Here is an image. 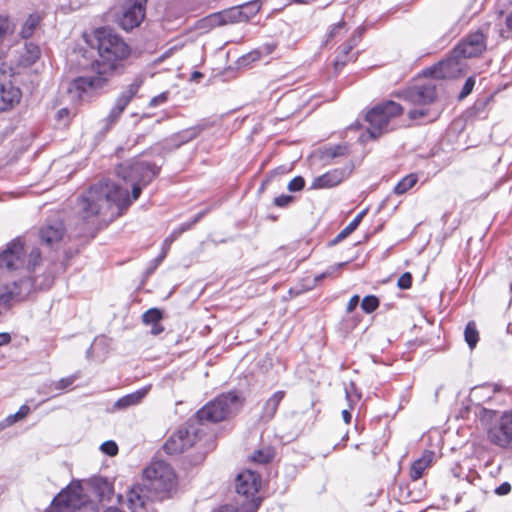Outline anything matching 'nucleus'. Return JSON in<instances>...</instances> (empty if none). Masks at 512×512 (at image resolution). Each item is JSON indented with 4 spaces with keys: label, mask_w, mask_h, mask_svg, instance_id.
I'll return each instance as SVG.
<instances>
[{
    "label": "nucleus",
    "mask_w": 512,
    "mask_h": 512,
    "mask_svg": "<svg viewBox=\"0 0 512 512\" xmlns=\"http://www.w3.org/2000/svg\"><path fill=\"white\" fill-rule=\"evenodd\" d=\"M115 173L119 182L110 179L99 181L80 197L77 215L84 222L97 217L113 220L121 216L140 196L141 185H147L157 175L158 168L148 162L130 160L119 164Z\"/></svg>",
    "instance_id": "f257e3e1"
},
{
    "label": "nucleus",
    "mask_w": 512,
    "mask_h": 512,
    "mask_svg": "<svg viewBox=\"0 0 512 512\" xmlns=\"http://www.w3.org/2000/svg\"><path fill=\"white\" fill-rule=\"evenodd\" d=\"M99 58L94 69L108 79L122 68V61L130 54L128 45L118 35L107 29L96 32Z\"/></svg>",
    "instance_id": "f03ea898"
},
{
    "label": "nucleus",
    "mask_w": 512,
    "mask_h": 512,
    "mask_svg": "<svg viewBox=\"0 0 512 512\" xmlns=\"http://www.w3.org/2000/svg\"><path fill=\"white\" fill-rule=\"evenodd\" d=\"M441 91L442 81L435 78H428L422 83L401 91L398 95L409 105L415 107L409 110L408 117L411 120H417L429 114L427 106L437 99Z\"/></svg>",
    "instance_id": "7ed1b4c3"
},
{
    "label": "nucleus",
    "mask_w": 512,
    "mask_h": 512,
    "mask_svg": "<svg viewBox=\"0 0 512 512\" xmlns=\"http://www.w3.org/2000/svg\"><path fill=\"white\" fill-rule=\"evenodd\" d=\"M41 259L40 249L25 247L21 238L9 242L0 253V271L13 272L25 268L32 271Z\"/></svg>",
    "instance_id": "20e7f679"
},
{
    "label": "nucleus",
    "mask_w": 512,
    "mask_h": 512,
    "mask_svg": "<svg viewBox=\"0 0 512 512\" xmlns=\"http://www.w3.org/2000/svg\"><path fill=\"white\" fill-rule=\"evenodd\" d=\"M403 113V107L395 101H384L377 104L366 114L369 123L367 133L370 138L377 139L394 129L392 122Z\"/></svg>",
    "instance_id": "39448f33"
},
{
    "label": "nucleus",
    "mask_w": 512,
    "mask_h": 512,
    "mask_svg": "<svg viewBox=\"0 0 512 512\" xmlns=\"http://www.w3.org/2000/svg\"><path fill=\"white\" fill-rule=\"evenodd\" d=\"M242 405L243 399L237 393L228 392L207 403L196 416L201 423H217L237 413Z\"/></svg>",
    "instance_id": "423d86ee"
},
{
    "label": "nucleus",
    "mask_w": 512,
    "mask_h": 512,
    "mask_svg": "<svg viewBox=\"0 0 512 512\" xmlns=\"http://www.w3.org/2000/svg\"><path fill=\"white\" fill-rule=\"evenodd\" d=\"M46 512H98L96 504L83 494L79 483L69 485L53 500Z\"/></svg>",
    "instance_id": "0eeeda50"
},
{
    "label": "nucleus",
    "mask_w": 512,
    "mask_h": 512,
    "mask_svg": "<svg viewBox=\"0 0 512 512\" xmlns=\"http://www.w3.org/2000/svg\"><path fill=\"white\" fill-rule=\"evenodd\" d=\"M145 488L156 497L170 492L176 485L173 468L164 461H154L144 470Z\"/></svg>",
    "instance_id": "6e6552de"
},
{
    "label": "nucleus",
    "mask_w": 512,
    "mask_h": 512,
    "mask_svg": "<svg viewBox=\"0 0 512 512\" xmlns=\"http://www.w3.org/2000/svg\"><path fill=\"white\" fill-rule=\"evenodd\" d=\"M260 487V476L251 470L241 472L236 478L235 489L237 504L243 506L244 512H256L260 505L257 493Z\"/></svg>",
    "instance_id": "1a4fd4ad"
},
{
    "label": "nucleus",
    "mask_w": 512,
    "mask_h": 512,
    "mask_svg": "<svg viewBox=\"0 0 512 512\" xmlns=\"http://www.w3.org/2000/svg\"><path fill=\"white\" fill-rule=\"evenodd\" d=\"M198 433L199 429L194 423L181 426L165 442V452L171 455L184 452L196 443Z\"/></svg>",
    "instance_id": "9d476101"
},
{
    "label": "nucleus",
    "mask_w": 512,
    "mask_h": 512,
    "mask_svg": "<svg viewBox=\"0 0 512 512\" xmlns=\"http://www.w3.org/2000/svg\"><path fill=\"white\" fill-rule=\"evenodd\" d=\"M147 2L148 0H125L119 19V24L124 30H132L143 22Z\"/></svg>",
    "instance_id": "9b49d317"
},
{
    "label": "nucleus",
    "mask_w": 512,
    "mask_h": 512,
    "mask_svg": "<svg viewBox=\"0 0 512 512\" xmlns=\"http://www.w3.org/2000/svg\"><path fill=\"white\" fill-rule=\"evenodd\" d=\"M141 85L142 80L137 77L120 93L108 116L104 119L107 128H110L119 120L125 108L138 93Z\"/></svg>",
    "instance_id": "f8f14e48"
},
{
    "label": "nucleus",
    "mask_w": 512,
    "mask_h": 512,
    "mask_svg": "<svg viewBox=\"0 0 512 512\" xmlns=\"http://www.w3.org/2000/svg\"><path fill=\"white\" fill-rule=\"evenodd\" d=\"M489 441L501 448L512 446V412L503 414L488 430Z\"/></svg>",
    "instance_id": "ddd939ff"
},
{
    "label": "nucleus",
    "mask_w": 512,
    "mask_h": 512,
    "mask_svg": "<svg viewBox=\"0 0 512 512\" xmlns=\"http://www.w3.org/2000/svg\"><path fill=\"white\" fill-rule=\"evenodd\" d=\"M486 37L482 31H476L467 35L454 48L455 55L461 56L463 59L477 57L486 50Z\"/></svg>",
    "instance_id": "4468645a"
},
{
    "label": "nucleus",
    "mask_w": 512,
    "mask_h": 512,
    "mask_svg": "<svg viewBox=\"0 0 512 512\" xmlns=\"http://www.w3.org/2000/svg\"><path fill=\"white\" fill-rule=\"evenodd\" d=\"M107 80V77L97 73L95 76H80L69 84L67 91L73 100H81L89 89L102 88Z\"/></svg>",
    "instance_id": "2eb2a0df"
},
{
    "label": "nucleus",
    "mask_w": 512,
    "mask_h": 512,
    "mask_svg": "<svg viewBox=\"0 0 512 512\" xmlns=\"http://www.w3.org/2000/svg\"><path fill=\"white\" fill-rule=\"evenodd\" d=\"M461 56L455 55V50L452 51L450 57L442 60L434 67L432 74L435 79H451L458 77L463 70L464 64Z\"/></svg>",
    "instance_id": "dca6fc26"
},
{
    "label": "nucleus",
    "mask_w": 512,
    "mask_h": 512,
    "mask_svg": "<svg viewBox=\"0 0 512 512\" xmlns=\"http://www.w3.org/2000/svg\"><path fill=\"white\" fill-rule=\"evenodd\" d=\"M8 78L6 72H0V111L11 109L21 99L20 89L7 80Z\"/></svg>",
    "instance_id": "f3484780"
},
{
    "label": "nucleus",
    "mask_w": 512,
    "mask_h": 512,
    "mask_svg": "<svg viewBox=\"0 0 512 512\" xmlns=\"http://www.w3.org/2000/svg\"><path fill=\"white\" fill-rule=\"evenodd\" d=\"M349 173L350 172L347 168H338L328 171L313 179L311 189H327L335 187L346 179Z\"/></svg>",
    "instance_id": "a211bd4d"
},
{
    "label": "nucleus",
    "mask_w": 512,
    "mask_h": 512,
    "mask_svg": "<svg viewBox=\"0 0 512 512\" xmlns=\"http://www.w3.org/2000/svg\"><path fill=\"white\" fill-rule=\"evenodd\" d=\"M156 496L145 488V485H134L128 492L127 501L128 506L132 512L143 510L148 501H151Z\"/></svg>",
    "instance_id": "6ab92c4d"
},
{
    "label": "nucleus",
    "mask_w": 512,
    "mask_h": 512,
    "mask_svg": "<svg viewBox=\"0 0 512 512\" xmlns=\"http://www.w3.org/2000/svg\"><path fill=\"white\" fill-rule=\"evenodd\" d=\"M248 6L232 7L228 10L216 13L210 17L211 23L214 25H226L230 23L240 22L248 19L247 13L244 11Z\"/></svg>",
    "instance_id": "aec40b11"
},
{
    "label": "nucleus",
    "mask_w": 512,
    "mask_h": 512,
    "mask_svg": "<svg viewBox=\"0 0 512 512\" xmlns=\"http://www.w3.org/2000/svg\"><path fill=\"white\" fill-rule=\"evenodd\" d=\"M39 236L42 243L54 247L64 240L65 228L61 222L47 225L40 229Z\"/></svg>",
    "instance_id": "412c9836"
},
{
    "label": "nucleus",
    "mask_w": 512,
    "mask_h": 512,
    "mask_svg": "<svg viewBox=\"0 0 512 512\" xmlns=\"http://www.w3.org/2000/svg\"><path fill=\"white\" fill-rule=\"evenodd\" d=\"M285 397V391L274 392L262 406V410L259 416V420L263 423L271 421L278 410V407Z\"/></svg>",
    "instance_id": "4be33fe9"
},
{
    "label": "nucleus",
    "mask_w": 512,
    "mask_h": 512,
    "mask_svg": "<svg viewBox=\"0 0 512 512\" xmlns=\"http://www.w3.org/2000/svg\"><path fill=\"white\" fill-rule=\"evenodd\" d=\"M150 387L141 388L133 393L127 394L118 399L113 408L116 410H123L131 406L139 404L144 397L148 394Z\"/></svg>",
    "instance_id": "5701e85b"
},
{
    "label": "nucleus",
    "mask_w": 512,
    "mask_h": 512,
    "mask_svg": "<svg viewBox=\"0 0 512 512\" xmlns=\"http://www.w3.org/2000/svg\"><path fill=\"white\" fill-rule=\"evenodd\" d=\"M433 458L434 453L426 451L420 459L413 462L410 470V477L413 480L420 479L424 471L431 465Z\"/></svg>",
    "instance_id": "b1692460"
},
{
    "label": "nucleus",
    "mask_w": 512,
    "mask_h": 512,
    "mask_svg": "<svg viewBox=\"0 0 512 512\" xmlns=\"http://www.w3.org/2000/svg\"><path fill=\"white\" fill-rule=\"evenodd\" d=\"M162 312L161 310L157 308H151L148 311H146L143 316L142 320L146 325H151V334L158 335L161 332H163L164 328L160 324V321L162 319Z\"/></svg>",
    "instance_id": "393cba45"
},
{
    "label": "nucleus",
    "mask_w": 512,
    "mask_h": 512,
    "mask_svg": "<svg viewBox=\"0 0 512 512\" xmlns=\"http://www.w3.org/2000/svg\"><path fill=\"white\" fill-rule=\"evenodd\" d=\"M42 18L38 13L30 14L22 24L19 35L23 39H29L32 37L38 28Z\"/></svg>",
    "instance_id": "a878e982"
},
{
    "label": "nucleus",
    "mask_w": 512,
    "mask_h": 512,
    "mask_svg": "<svg viewBox=\"0 0 512 512\" xmlns=\"http://www.w3.org/2000/svg\"><path fill=\"white\" fill-rule=\"evenodd\" d=\"M358 41H359V36L353 35L347 44H344L343 46H341L339 48V55L337 56V58L334 62V66H335L336 70H338L339 68H342L346 64V62L349 60L348 59L349 52L352 50V48L354 46L357 45Z\"/></svg>",
    "instance_id": "bb28decb"
},
{
    "label": "nucleus",
    "mask_w": 512,
    "mask_h": 512,
    "mask_svg": "<svg viewBox=\"0 0 512 512\" xmlns=\"http://www.w3.org/2000/svg\"><path fill=\"white\" fill-rule=\"evenodd\" d=\"M418 181L416 174H409L402 178L401 181L394 187V192L397 195H402L411 189Z\"/></svg>",
    "instance_id": "cd10ccee"
},
{
    "label": "nucleus",
    "mask_w": 512,
    "mask_h": 512,
    "mask_svg": "<svg viewBox=\"0 0 512 512\" xmlns=\"http://www.w3.org/2000/svg\"><path fill=\"white\" fill-rule=\"evenodd\" d=\"M465 341L470 348H474L479 340V333L473 321L468 322L464 331Z\"/></svg>",
    "instance_id": "c85d7f7f"
},
{
    "label": "nucleus",
    "mask_w": 512,
    "mask_h": 512,
    "mask_svg": "<svg viewBox=\"0 0 512 512\" xmlns=\"http://www.w3.org/2000/svg\"><path fill=\"white\" fill-rule=\"evenodd\" d=\"M22 57L26 65L35 63L36 60L40 57L39 47L33 43L26 44L25 53L22 55Z\"/></svg>",
    "instance_id": "c756f323"
},
{
    "label": "nucleus",
    "mask_w": 512,
    "mask_h": 512,
    "mask_svg": "<svg viewBox=\"0 0 512 512\" xmlns=\"http://www.w3.org/2000/svg\"><path fill=\"white\" fill-rule=\"evenodd\" d=\"M365 215V211L359 213L336 237L335 241H340L346 238L349 234H351L356 228L359 226L363 216Z\"/></svg>",
    "instance_id": "7c9ffc66"
},
{
    "label": "nucleus",
    "mask_w": 512,
    "mask_h": 512,
    "mask_svg": "<svg viewBox=\"0 0 512 512\" xmlns=\"http://www.w3.org/2000/svg\"><path fill=\"white\" fill-rule=\"evenodd\" d=\"M199 132L200 130L196 127H192L180 132L179 134L176 135V140L178 141L176 146L179 147L182 144L193 140L198 136Z\"/></svg>",
    "instance_id": "2f4dec72"
},
{
    "label": "nucleus",
    "mask_w": 512,
    "mask_h": 512,
    "mask_svg": "<svg viewBox=\"0 0 512 512\" xmlns=\"http://www.w3.org/2000/svg\"><path fill=\"white\" fill-rule=\"evenodd\" d=\"M379 306V300L376 296L369 295L363 298L361 302V308L366 313L374 312Z\"/></svg>",
    "instance_id": "473e14b6"
},
{
    "label": "nucleus",
    "mask_w": 512,
    "mask_h": 512,
    "mask_svg": "<svg viewBox=\"0 0 512 512\" xmlns=\"http://www.w3.org/2000/svg\"><path fill=\"white\" fill-rule=\"evenodd\" d=\"M202 216V213L198 214L191 222L182 224L180 227L173 230L170 235L176 240L182 233L191 229L193 225L201 219Z\"/></svg>",
    "instance_id": "72a5a7b5"
},
{
    "label": "nucleus",
    "mask_w": 512,
    "mask_h": 512,
    "mask_svg": "<svg viewBox=\"0 0 512 512\" xmlns=\"http://www.w3.org/2000/svg\"><path fill=\"white\" fill-rule=\"evenodd\" d=\"M272 457H273V454L270 450H266V451L258 450L256 452H254L253 455L251 456L253 461L260 463V464L268 463L272 459Z\"/></svg>",
    "instance_id": "f704fd0d"
},
{
    "label": "nucleus",
    "mask_w": 512,
    "mask_h": 512,
    "mask_svg": "<svg viewBox=\"0 0 512 512\" xmlns=\"http://www.w3.org/2000/svg\"><path fill=\"white\" fill-rule=\"evenodd\" d=\"M76 379H78V375H71V376L62 378L53 384L54 389L64 390V389L70 387L76 381Z\"/></svg>",
    "instance_id": "c9c22d12"
},
{
    "label": "nucleus",
    "mask_w": 512,
    "mask_h": 512,
    "mask_svg": "<svg viewBox=\"0 0 512 512\" xmlns=\"http://www.w3.org/2000/svg\"><path fill=\"white\" fill-rule=\"evenodd\" d=\"M12 31V23L5 15L0 14V38Z\"/></svg>",
    "instance_id": "e433bc0d"
},
{
    "label": "nucleus",
    "mask_w": 512,
    "mask_h": 512,
    "mask_svg": "<svg viewBox=\"0 0 512 512\" xmlns=\"http://www.w3.org/2000/svg\"><path fill=\"white\" fill-rule=\"evenodd\" d=\"M101 451L109 456H115L118 453V446L114 441H106L101 447Z\"/></svg>",
    "instance_id": "4c0bfd02"
},
{
    "label": "nucleus",
    "mask_w": 512,
    "mask_h": 512,
    "mask_svg": "<svg viewBox=\"0 0 512 512\" xmlns=\"http://www.w3.org/2000/svg\"><path fill=\"white\" fill-rule=\"evenodd\" d=\"M304 185H305V181H304L303 177L297 176L289 182L287 188L291 192H296V191L302 190L304 188Z\"/></svg>",
    "instance_id": "58836bf2"
},
{
    "label": "nucleus",
    "mask_w": 512,
    "mask_h": 512,
    "mask_svg": "<svg viewBox=\"0 0 512 512\" xmlns=\"http://www.w3.org/2000/svg\"><path fill=\"white\" fill-rule=\"evenodd\" d=\"M411 285L412 275L409 272H405L404 274H402L397 281V286L400 289H409Z\"/></svg>",
    "instance_id": "ea45409f"
},
{
    "label": "nucleus",
    "mask_w": 512,
    "mask_h": 512,
    "mask_svg": "<svg viewBox=\"0 0 512 512\" xmlns=\"http://www.w3.org/2000/svg\"><path fill=\"white\" fill-rule=\"evenodd\" d=\"M474 84H475V80L470 77L466 80L464 86H463V89L459 95L460 98H464L466 97L468 94L471 93V91L473 90V87H474Z\"/></svg>",
    "instance_id": "a19ab883"
},
{
    "label": "nucleus",
    "mask_w": 512,
    "mask_h": 512,
    "mask_svg": "<svg viewBox=\"0 0 512 512\" xmlns=\"http://www.w3.org/2000/svg\"><path fill=\"white\" fill-rule=\"evenodd\" d=\"M293 201V197L290 195H281L274 199V204L278 207H286Z\"/></svg>",
    "instance_id": "79ce46f5"
},
{
    "label": "nucleus",
    "mask_w": 512,
    "mask_h": 512,
    "mask_svg": "<svg viewBox=\"0 0 512 512\" xmlns=\"http://www.w3.org/2000/svg\"><path fill=\"white\" fill-rule=\"evenodd\" d=\"M510 491L511 485L508 482L502 483L495 489V493L500 496L507 495L508 493H510Z\"/></svg>",
    "instance_id": "37998d69"
},
{
    "label": "nucleus",
    "mask_w": 512,
    "mask_h": 512,
    "mask_svg": "<svg viewBox=\"0 0 512 512\" xmlns=\"http://www.w3.org/2000/svg\"><path fill=\"white\" fill-rule=\"evenodd\" d=\"M359 300H360V298L358 295H354L353 297H351V299L349 300V302L347 304V312L348 313H351L355 310V308L359 304Z\"/></svg>",
    "instance_id": "c03bdc74"
},
{
    "label": "nucleus",
    "mask_w": 512,
    "mask_h": 512,
    "mask_svg": "<svg viewBox=\"0 0 512 512\" xmlns=\"http://www.w3.org/2000/svg\"><path fill=\"white\" fill-rule=\"evenodd\" d=\"M166 99H167L166 93H162V94L151 99L150 106L155 107V106L159 105L160 103L165 102Z\"/></svg>",
    "instance_id": "a18cd8bd"
},
{
    "label": "nucleus",
    "mask_w": 512,
    "mask_h": 512,
    "mask_svg": "<svg viewBox=\"0 0 512 512\" xmlns=\"http://www.w3.org/2000/svg\"><path fill=\"white\" fill-rule=\"evenodd\" d=\"M30 412V408L27 405H23L20 409L15 413V416L18 420L25 418Z\"/></svg>",
    "instance_id": "49530a36"
},
{
    "label": "nucleus",
    "mask_w": 512,
    "mask_h": 512,
    "mask_svg": "<svg viewBox=\"0 0 512 512\" xmlns=\"http://www.w3.org/2000/svg\"><path fill=\"white\" fill-rule=\"evenodd\" d=\"M346 147H343V146H336L334 148H332L330 151V155L332 157H338V156H342L346 153Z\"/></svg>",
    "instance_id": "de8ad7c7"
},
{
    "label": "nucleus",
    "mask_w": 512,
    "mask_h": 512,
    "mask_svg": "<svg viewBox=\"0 0 512 512\" xmlns=\"http://www.w3.org/2000/svg\"><path fill=\"white\" fill-rule=\"evenodd\" d=\"M11 341V336L8 333H0V346L8 344Z\"/></svg>",
    "instance_id": "09e8293b"
},
{
    "label": "nucleus",
    "mask_w": 512,
    "mask_h": 512,
    "mask_svg": "<svg viewBox=\"0 0 512 512\" xmlns=\"http://www.w3.org/2000/svg\"><path fill=\"white\" fill-rule=\"evenodd\" d=\"M335 270H336V268L332 267L330 270H327L326 272L316 276L315 281H320V280L324 279L325 277L331 275Z\"/></svg>",
    "instance_id": "8fccbe9b"
},
{
    "label": "nucleus",
    "mask_w": 512,
    "mask_h": 512,
    "mask_svg": "<svg viewBox=\"0 0 512 512\" xmlns=\"http://www.w3.org/2000/svg\"><path fill=\"white\" fill-rule=\"evenodd\" d=\"M342 417H343V420H344V422H345L346 424H350L351 419H352V415H351V413H350V411H349V410L344 409V410L342 411Z\"/></svg>",
    "instance_id": "3c124183"
},
{
    "label": "nucleus",
    "mask_w": 512,
    "mask_h": 512,
    "mask_svg": "<svg viewBox=\"0 0 512 512\" xmlns=\"http://www.w3.org/2000/svg\"><path fill=\"white\" fill-rule=\"evenodd\" d=\"M17 421H18V419H17V417L15 416V414H12V415H9V416L5 419L4 423H5V425H6V426H10V425H12V424L16 423Z\"/></svg>",
    "instance_id": "603ef678"
},
{
    "label": "nucleus",
    "mask_w": 512,
    "mask_h": 512,
    "mask_svg": "<svg viewBox=\"0 0 512 512\" xmlns=\"http://www.w3.org/2000/svg\"><path fill=\"white\" fill-rule=\"evenodd\" d=\"M69 110L67 108H62L57 112V118L59 120L63 119L64 117H68Z\"/></svg>",
    "instance_id": "864d4df0"
},
{
    "label": "nucleus",
    "mask_w": 512,
    "mask_h": 512,
    "mask_svg": "<svg viewBox=\"0 0 512 512\" xmlns=\"http://www.w3.org/2000/svg\"><path fill=\"white\" fill-rule=\"evenodd\" d=\"M167 252L161 251L160 255L154 260L155 265L154 267L158 266L166 257Z\"/></svg>",
    "instance_id": "5fc2aeb1"
},
{
    "label": "nucleus",
    "mask_w": 512,
    "mask_h": 512,
    "mask_svg": "<svg viewBox=\"0 0 512 512\" xmlns=\"http://www.w3.org/2000/svg\"><path fill=\"white\" fill-rule=\"evenodd\" d=\"M505 24L506 28L509 31H512V12L506 17Z\"/></svg>",
    "instance_id": "6e6d98bb"
},
{
    "label": "nucleus",
    "mask_w": 512,
    "mask_h": 512,
    "mask_svg": "<svg viewBox=\"0 0 512 512\" xmlns=\"http://www.w3.org/2000/svg\"><path fill=\"white\" fill-rule=\"evenodd\" d=\"M172 242H170V240H167V238L163 241V244H162V251H165L168 253L169 249H170V246H171Z\"/></svg>",
    "instance_id": "4d7b16f0"
},
{
    "label": "nucleus",
    "mask_w": 512,
    "mask_h": 512,
    "mask_svg": "<svg viewBox=\"0 0 512 512\" xmlns=\"http://www.w3.org/2000/svg\"><path fill=\"white\" fill-rule=\"evenodd\" d=\"M344 26V22H340L337 24L330 32L329 37H333L337 30L341 29Z\"/></svg>",
    "instance_id": "13d9d810"
},
{
    "label": "nucleus",
    "mask_w": 512,
    "mask_h": 512,
    "mask_svg": "<svg viewBox=\"0 0 512 512\" xmlns=\"http://www.w3.org/2000/svg\"><path fill=\"white\" fill-rule=\"evenodd\" d=\"M104 512H124V511L117 507H109Z\"/></svg>",
    "instance_id": "bf43d9fd"
},
{
    "label": "nucleus",
    "mask_w": 512,
    "mask_h": 512,
    "mask_svg": "<svg viewBox=\"0 0 512 512\" xmlns=\"http://www.w3.org/2000/svg\"><path fill=\"white\" fill-rule=\"evenodd\" d=\"M259 55H260V52L259 51H255V52H252L250 54V57H252V60H256L259 58Z\"/></svg>",
    "instance_id": "052dcab7"
},
{
    "label": "nucleus",
    "mask_w": 512,
    "mask_h": 512,
    "mask_svg": "<svg viewBox=\"0 0 512 512\" xmlns=\"http://www.w3.org/2000/svg\"><path fill=\"white\" fill-rule=\"evenodd\" d=\"M201 73L200 72H194L193 73V78H198V77H201Z\"/></svg>",
    "instance_id": "680f3d73"
},
{
    "label": "nucleus",
    "mask_w": 512,
    "mask_h": 512,
    "mask_svg": "<svg viewBox=\"0 0 512 512\" xmlns=\"http://www.w3.org/2000/svg\"><path fill=\"white\" fill-rule=\"evenodd\" d=\"M272 50H273V46H267V51H266V53H267V54H269V53H271V52H272Z\"/></svg>",
    "instance_id": "e2e57ef3"
},
{
    "label": "nucleus",
    "mask_w": 512,
    "mask_h": 512,
    "mask_svg": "<svg viewBox=\"0 0 512 512\" xmlns=\"http://www.w3.org/2000/svg\"><path fill=\"white\" fill-rule=\"evenodd\" d=\"M346 397H347L348 401L351 402V396H350L348 390H346Z\"/></svg>",
    "instance_id": "0e129e2a"
},
{
    "label": "nucleus",
    "mask_w": 512,
    "mask_h": 512,
    "mask_svg": "<svg viewBox=\"0 0 512 512\" xmlns=\"http://www.w3.org/2000/svg\"><path fill=\"white\" fill-rule=\"evenodd\" d=\"M167 240H170V242H172V243L175 241V239H174L171 235H169V236L167 237Z\"/></svg>",
    "instance_id": "69168bd1"
},
{
    "label": "nucleus",
    "mask_w": 512,
    "mask_h": 512,
    "mask_svg": "<svg viewBox=\"0 0 512 512\" xmlns=\"http://www.w3.org/2000/svg\"><path fill=\"white\" fill-rule=\"evenodd\" d=\"M298 3H307L309 0H295Z\"/></svg>",
    "instance_id": "338daca9"
}]
</instances>
